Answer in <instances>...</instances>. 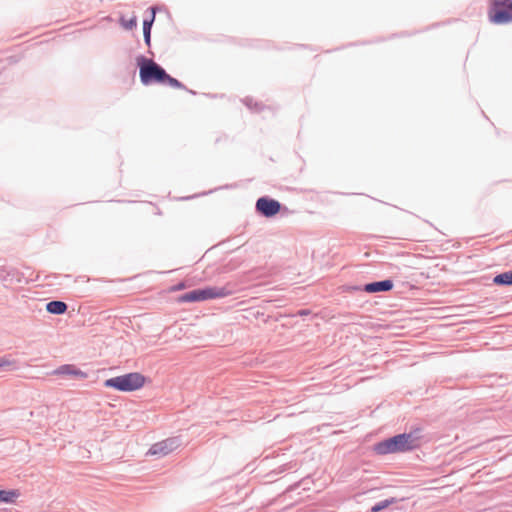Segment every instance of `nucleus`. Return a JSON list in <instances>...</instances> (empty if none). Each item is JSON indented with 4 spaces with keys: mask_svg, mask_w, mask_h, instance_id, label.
<instances>
[{
    "mask_svg": "<svg viewBox=\"0 0 512 512\" xmlns=\"http://www.w3.org/2000/svg\"><path fill=\"white\" fill-rule=\"evenodd\" d=\"M140 80L144 85L152 83L166 84L174 89H185L177 79L171 77L166 71L151 59L140 57L137 59Z\"/></svg>",
    "mask_w": 512,
    "mask_h": 512,
    "instance_id": "1",
    "label": "nucleus"
},
{
    "mask_svg": "<svg viewBox=\"0 0 512 512\" xmlns=\"http://www.w3.org/2000/svg\"><path fill=\"white\" fill-rule=\"evenodd\" d=\"M180 445V440L177 438L164 439L153 444L149 448L147 455L165 457L170 453L174 452L175 450H177L180 447Z\"/></svg>",
    "mask_w": 512,
    "mask_h": 512,
    "instance_id": "5",
    "label": "nucleus"
},
{
    "mask_svg": "<svg viewBox=\"0 0 512 512\" xmlns=\"http://www.w3.org/2000/svg\"><path fill=\"white\" fill-rule=\"evenodd\" d=\"M145 377L138 372L127 373L105 380L106 388H113L120 392H132L141 389L145 385Z\"/></svg>",
    "mask_w": 512,
    "mask_h": 512,
    "instance_id": "3",
    "label": "nucleus"
},
{
    "mask_svg": "<svg viewBox=\"0 0 512 512\" xmlns=\"http://www.w3.org/2000/svg\"><path fill=\"white\" fill-rule=\"evenodd\" d=\"M418 447V438L412 433L399 434L385 441L380 442L376 446L379 454L399 453L412 450Z\"/></svg>",
    "mask_w": 512,
    "mask_h": 512,
    "instance_id": "2",
    "label": "nucleus"
},
{
    "mask_svg": "<svg viewBox=\"0 0 512 512\" xmlns=\"http://www.w3.org/2000/svg\"><path fill=\"white\" fill-rule=\"evenodd\" d=\"M19 496V493L15 490H0V503H11Z\"/></svg>",
    "mask_w": 512,
    "mask_h": 512,
    "instance_id": "11",
    "label": "nucleus"
},
{
    "mask_svg": "<svg viewBox=\"0 0 512 512\" xmlns=\"http://www.w3.org/2000/svg\"><path fill=\"white\" fill-rule=\"evenodd\" d=\"M53 374H55V375H68V376H73V377L82 378V379L87 377V373L81 371L76 366L69 365V364L62 365V366L58 367L53 372Z\"/></svg>",
    "mask_w": 512,
    "mask_h": 512,
    "instance_id": "8",
    "label": "nucleus"
},
{
    "mask_svg": "<svg viewBox=\"0 0 512 512\" xmlns=\"http://www.w3.org/2000/svg\"><path fill=\"white\" fill-rule=\"evenodd\" d=\"M393 287V283L390 280H384L379 282H373L366 284L364 291L368 293H376L381 291H389Z\"/></svg>",
    "mask_w": 512,
    "mask_h": 512,
    "instance_id": "9",
    "label": "nucleus"
},
{
    "mask_svg": "<svg viewBox=\"0 0 512 512\" xmlns=\"http://www.w3.org/2000/svg\"><path fill=\"white\" fill-rule=\"evenodd\" d=\"M494 283L498 285H511L512 284V271L504 272L494 278Z\"/></svg>",
    "mask_w": 512,
    "mask_h": 512,
    "instance_id": "12",
    "label": "nucleus"
},
{
    "mask_svg": "<svg viewBox=\"0 0 512 512\" xmlns=\"http://www.w3.org/2000/svg\"><path fill=\"white\" fill-rule=\"evenodd\" d=\"M256 209L265 217H272L280 211L281 205L274 199L262 197L257 200Z\"/></svg>",
    "mask_w": 512,
    "mask_h": 512,
    "instance_id": "6",
    "label": "nucleus"
},
{
    "mask_svg": "<svg viewBox=\"0 0 512 512\" xmlns=\"http://www.w3.org/2000/svg\"><path fill=\"white\" fill-rule=\"evenodd\" d=\"M121 24L124 28L126 29H132L133 27L136 26L137 24V20H136V17H132L131 19L129 20H125L124 18H121Z\"/></svg>",
    "mask_w": 512,
    "mask_h": 512,
    "instance_id": "17",
    "label": "nucleus"
},
{
    "mask_svg": "<svg viewBox=\"0 0 512 512\" xmlns=\"http://www.w3.org/2000/svg\"><path fill=\"white\" fill-rule=\"evenodd\" d=\"M489 19L495 24L512 21V0H493L489 10Z\"/></svg>",
    "mask_w": 512,
    "mask_h": 512,
    "instance_id": "4",
    "label": "nucleus"
},
{
    "mask_svg": "<svg viewBox=\"0 0 512 512\" xmlns=\"http://www.w3.org/2000/svg\"><path fill=\"white\" fill-rule=\"evenodd\" d=\"M185 287V285L183 283H180L178 284L176 287L172 288L171 290L172 291H175V290H181Z\"/></svg>",
    "mask_w": 512,
    "mask_h": 512,
    "instance_id": "18",
    "label": "nucleus"
},
{
    "mask_svg": "<svg viewBox=\"0 0 512 512\" xmlns=\"http://www.w3.org/2000/svg\"><path fill=\"white\" fill-rule=\"evenodd\" d=\"M307 313H308V312H306V311H302V312H300V314H301V315H306Z\"/></svg>",
    "mask_w": 512,
    "mask_h": 512,
    "instance_id": "19",
    "label": "nucleus"
},
{
    "mask_svg": "<svg viewBox=\"0 0 512 512\" xmlns=\"http://www.w3.org/2000/svg\"><path fill=\"white\" fill-rule=\"evenodd\" d=\"M151 25H152V21H144L143 23V33H144V38H145V42L149 45L150 43V31H151Z\"/></svg>",
    "mask_w": 512,
    "mask_h": 512,
    "instance_id": "16",
    "label": "nucleus"
},
{
    "mask_svg": "<svg viewBox=\"0 0 512 512\" xmlns=\"http://www.w3.org/2000/svg\"><path fill=\"white\" fill-rule=\"evenodd\" d=\"M16 367L17 363L15 360H11L6 357L0 358V370H10L15 369Z\"/></svg>",
    "mask_w": 512,
    "mask_h": 512,
    "instance_id": "15",
    "label": "nucleus"
},
{
    "mask_svg": "<svg viewBox=\"0 0 512 512\" xmlns=\"http://www.w3.org/2000/svg\"><path fill=\"white\" fill-rule=\"evenodd\" d=\"M179 302H199L197 289L187 292L178 298Z\"/></svg>",
    "mask_w": 512,
    "mask_h": 512,
    "instance_id": "13",
    "label": "nucleus"
},
{
    "mask_svg": "<svg viewBox=\"0 0 512 512\" xmlns=\"http://www.w3.org/2000/svg\"><path fill=\"white\" fill-rule=\"evenodd\" d=\"M396 502H397V500L395 498L386 499V500L381 501V502L377 503L376 505H374L371 508V511L372 512H379V511L387 508L388 506H390L391 504H394Z\"/></svg>",
    "mask_w": 512,
    "mask_h": 512,
    "instance_id": "14",
    "label": "nucleus"
},
{
    "mask_svg": "<svg viewBox=\"0 0 512 512\" xmlns=\"http://www.w3.org/2000/svg\"><path fill=\"white\" fill-rule=\"evenodd\" d=\"M199 302L205 301L209 299L223 298L230 295V291L224 287H205L202 289H197Z\"/></svg>",
    "mask_w": 512,
    "mask_h": 512,
    "instance_id": "7",
    "label": "nucleus"
},
{
    "mask_svg": "<svg viewBox=\"0 0 512 512\" xmlns=\"http://www.w3.org/2000/svg\"><path fill=\"white\" fill-rule=\"evenodd\" d=\"M46 309L52 314H63L67 310V305L62 301H51L46 305Z\"/></svg>",
    "mask_w": 512,
    "mask_h": 512,
    "instance_id": "10",
    "label": "nucleus"
}]
</instances>
